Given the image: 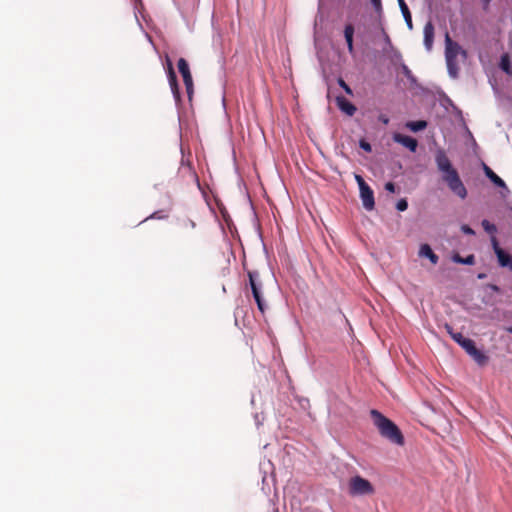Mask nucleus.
<instances>
[{"instance_id": "11", "label": "nucleus", "mask_w": 512, "mask_h": 512, "mask_svg": "<svg viewBox=\"0 0 512 512\" xmlns=\"http://www.w3.org/2000/svg\"><path fill=\"white\" fill-rule=\"evenodd\" d=\"M335 103L340 112L348 117H352L357 111L356 105L343 95H337Z\"/></svg>"}, {"instance_id": "28", "label": "nucleus", "mask_w": 512, "mask_h": 512, "mask_svg": "<svg viewBox=\"0 0 512 512\" xmlns=\"http://www.w3.org/2000/svg\"><path fill=\"white\" fill-rule=\"evenodd\" d=\"M370 3L375 11V13L378 15V17L381 19L383 16V5L382 0H370Z\"/></svg>"}, {"instance_id": "21", "label": "nucleus", "mask_w": 512, "mask_h": 512, "mask_svg": "<svg viewBox=\"0 0 512 512\" xmlns=\"http://www.w3.org/2000/svg\"><path fill=\"white\" fill-rule=\"evenodd\" d=\"M500 268H506L512 272V254L506 249L496 258Z\"/></svg>"}, {"instance_id": "30", "label": "nucleus", "mask_w": 512, "mask_h": 512, "mask_svg": "<svg viewBox=\"0 0 512 512\" xmlns=\"http://www.w3.org/2000/svg\"><path fill=\"white\" fill-rule=\"evenodd\" d=\"M337 83L339 85L340 88L343 89V91L347 94V95H350L352 96L353 95V90L352 88L345 82V80L342 78V77H339L337 79Z\"/></svg>"}, {"instance_id": "43", "label": "nucleus", "mask_w": 512, "mask_h": 512, "mask_svg": "<svg viewBox=\"0 0 512 512\" xmlns=\"http://www.w3.org/2000/svg\"><path fill=\"white\" fill-rule=\"evenodd\" d=\"M149 218H151V219H162V218H164V216H161L159 214V212H155Z\"/></svg>"}, {"instance_id": "3", "label": "nucleus", "mask_w": 512, "mask_h": 512, "mask_svg": "<svg viewBox=\"0 0 512 512\" xmlns=\"http://www.w3.org/2000/svg\"><path fill=\"white\" fill-rule=\"evenodd\" d=\"M248 276V284L251 289L252 296L257 304V307L259 311L263 314L266 310V305L263 300V283L260 277V274L256 270H248L247 271Z\"/></svg>"}, {"instance_id": "33", "label": "nucleus", "mask_w": 512, "mask_h": 512, "mask_svg": "<svg viewBox=\"0 0 512 512\" xmlns=\"http://www.w3.org/2000/svg\"><path fill=\"white\" fill-rule=\"evenodd\" d=\"M460 231L468 236H474L476 234L475 230L468 224H461Z\"/></svg>"}, {"instance_id": "34", "label": "nucleus", "mask_w": 512, "mask_h": 512, "mask_svg": "<svg viewBox=\"0 0 512 512\" xmlns=\"http://www.w3.org/2000/svg\"><path fill=\"white\" fill-rule=\"evenodd\" d=\"M484 289H489L492 292L497 293V294H501L502 293L501 287L499 285H497V284H494V283H487V284H485L484 285Z\"/></svg>"}, {"instance_id": "36", "label": "nucleus", "mask_w": 512, "mask_h": 512, "mask_svg": "<svg viewBox=\"0 0 512 512\" xmlns=\"http://www.w3.org/2000/svg\"><path fill=\"white\" fill-rule=\"evenodd\" d=\"M354 179L358 185V189L368 184L360 174L354 173Z\"/></svg>"}, {"instance_id": "9", "label": "nucleus", "mask_w": 512, "mask_h": 512, "mask_svg": "<svg viewBox=\"0 0 512 512\" xmlns=\"http://www.w3.org/2000/svg\"><path fill=\"white\" fill-rule=\"evenodd\" d=\"M461 54L466 57L467 52L461 47V45L452 40L448 33L445 35V59H456Z\"/></svg>"}, {"instance_id": "42", "label": "nucleus", "mask_w": 512, "mask_h": 512, "mask_svg": "<svg viewBox=\"0 0 512 512\" xmlns=\"http://www.w3.org/2000/svg\"><path fill=\"white\" fill-rule=\"evenodd\" d=\"M444 328H445L446 332L449 334L450 337H451V333H455L456 332V331H454L453 327L449 323H445L444 324Z\"/></svg>"}, {"instance_id": "29", "label": "nucleus", "mask_w": 512, "mask_h": 512, "mask_svg": "<svg viewBox=\"0 0 512 512\" xmlns=\"http://www.w3.org/2000/svg\"><path fill=\"white\" fill-rule=\"evenodd\" d=\"M408 206H409L408 199L406 197H403V198H400L397 200V202L395 204V209L398 212H404L408 209Z\"/></svg>"}, {"instance_id": "16", "label": "nucleus", "mask_w": 512, "mask_h": 512, "mask_svg": "<svg viewBox=\"0 0 512 512\" xmlns=\"http://www.w3.org/2000/svg\"><path fill=\"white\" fill-rule=\"evenodd\" d=\"M450 260L455 264L465 265V266H473L476 263V257L473 253H470L466 256H462L457 251L451 252Z\"/></svg>"}, {"instance_id": "17", "label": "nucleus", "mask_w": 512, "mask_h": 512, "mask_svg": "<svg viewBox=\"0 0 512 512\" xmlns=\"http://www.w3.org/2000/svg\"><path fill=\"white\" fill-rule=\"evenodd\" d=\"M418 255L421 258L429 260L433 265H437L439 262V256L434 252L428 243H423L420 245Z\"/></svg>"}, {"instance_id": "38", "label": "nucleus", "mask_w": 512, "mask_h": 512, "mask_svg": "<svg viewBox=\"0 0 512 512\" xmlns=\"http://www.w3.org/2000/svg\"><path fill=\"white\" fill-rule=\"evenodd\" d=\"M378 121L384 125H388L390 122V118L385 114H379Z\"/></svg>"}, {"instance_id": "19", "label": "nucleus", "mask_w": 512, "mask_h": 512, "mask_svg": "<svg viewBox=\"0 0 512 512\" xmlns=\"http://www.w3.org/2000/svg\"><path fill=\"white\" fill-rule=\"evenodd\" d=\"M399 9L405 21V24L409 30L413 29L412 14L405 0H397Z\"/></svg>"}, {"instance_id": "6", "label": "nucleus", "mask_w": 512, "mask_h": 512, "mask_svg": "<svg viewBox=\"0 0 512 512\" xmlns=\"http://www.w3.org/2000/svg\"><path fill=\"white\" fill-rule=\"evenodd\" d=\"M463 350L479 365L484 366L488 363L489 357L483 348H479L476 342L471 339Z\"/></svg>"}, {"instance_id": "14", "label": "nucleus", "mask_w": 512, "mask_h": 512, "mask_svg": "<svg viewBox=\"0 0 512 512\" xmlns=\"http://www.w3.org/2000/svg\"><path fill=\"white\" fill-rule=\"evenodd\" d=\"M354 34H355V28L353 24L346 23L344 25L343 30V36L346 42L347 50L350 55H354L355 48H354Z\"/></svg>"}, {"instance_id": "24", "label": "nucleus", "mask_w": 512, "mask_h": 512, "mask_svg": "<svg viewBox=\"0 0 512 512\" xmlns=\"http://www.w3.org/2000/svg\"><path fill=\"white\" fill-rule=\"evenodd\" d=\"M384 52L388 53V57L393 65H401L403 57L398 49H396L394 46H391L390 50L384 49Z\"/></svg>"}, {"instance_id": "41", "label": "nucleus", "mask_w": 512, "mask_h": 512, "mask_svg": "<svg viewBox=\"0 0 512 512\" xmlns=\"http://www.w3.org/2000/svg\"><path fill=\"white\" fill-rule=\"evenodd\" d=\"M492 0H481V6L484 11H488Z\"/></svg>"}, {"instance_id": "31", "label": "nucleus", "mask_w": 512, "mask_h": 512, "mask_svg": "<svg viewBox=\"0 0 512 512\" xmlns=\"http://www.w3.org/2000/svg\"><path fill=\"white\" fill-rule=\"evenodd\" d=\"M334 321L336 324H341V323H348V320L347 318L345 317V315L342 313V311L337 308L335 311H334Z\"/></svg>"}, {"instance_id": "10", "label": "nucleus", "mask_w": 512, "mask_h": 512, "mask_svg": "<svg viewBox=\"0 0 512 512\" xmlns=\"http://www.w3.org/2000/svg\"><path fill=\"white\" fill-rule=\"evenodd\" d=\"M359 197L362 202V206L366 211H372L375 209L374 191L369 184L359 188Z\"/></svg>"}, {"instance_id": "26", "label": "nucleus", "mask_w": 512, "mask_h": 512, "mask_svg": "<svg viewBox=\"0 0 512 512\" xmlns=\"http://www.w3.org/2000/svg\"><path fill=\"white\" fill-rule=\"evenodd\" d=\"M491 248L496 258L505 250L501 247L499 240L496 236L490 237Z\"/></svg>"}, {"instance_id": "1", "label": "nucleus", "mask_w": 512, "mask_h": 512, "mask_svg": "<svg viewBox=\"0 0 512 512\" xmlns=\"http://www.w3.org/2000/svg\"><path fill=\"white\" fill-rule=\"evenodd\" d=\"M435 164L441 175L442 181L447 185L449 190L460 199H465L468 195V191L458 170L454 167L444 149L439 148L436 150Z\"/></svg>"}, {"instance_id": "2", "label": "nucleus", "mask_w": 512, "mask_h": 512, "mask_svg": "<svg viewBox=\"0 0 512 512\" xmlns=\"http://www.w3.org/2000/svg\"><path fill=\"white\" fill-rule=\"evenodd\" d=\"M370 416L381 437L397 446L405 444V437L394 421L377 409H371Z\"/></svg>"}, {"instance_id": "7", "label": "nucleus", "mask_w": 512, "mask_h": 512, "mask_svg": "<svg viewBox=\"0 0 512 512\" xmlns=\"http://www.w3.org/2000/svg\"><path fill=\"white\" fill-rule=\"evenodd\" d=\"M392 140L406 148L411 153H416L418 149V140L410 135L394 132L392 134Z\"/></svg>"}, {"instance_id": "8", "label": "nucleus", "mask_w": 512, "mask_h": 512, "mask_svg": "<svg viewBox=\"0 0 512 512\" xmlns=\"http://www.w3.org/2000/svg\"><path fill=\"white\" fill-rule=\"evenodd\" d=\"M178 70L182 75L188 97L191 98L193 94V79L189 69L188 62L184 58H180L178 60Z\"/></svg>"}, {"instance_id": "20", "label": "nucleus", "mask_w": 512, "mask_h": 512, "mask_svg": "<svg viewBox=\"0 0 512 512\" xmlns=\"http://www.w3.org/2000/svg\"><path fill=\"white\" fill-rule=\"evenodd\" d=\"M405 127L413 133H419L428 127V121L424 119L409 120L405 123Z\"/></svg>"}, {"instance_id": "48", "label": "nucleus", "mask_w": 512, "mask_h": 512, "mask_svg": "<svg viewBox=\"0 0 512 512\" xmlns=\"http://www.w3.org/2000/svg\"><path fill=\"white\" fill-rule=\"evenodd\" d=\"M483 302H484L485 304H488V303H489V300H485V299H483Z\"/></svg>"}, {"instance_id": "32", "label": "nucleus", "mask_w": 512, "mask_h": 512, "mask_svg": "<svg viewBox=\"0 0 512 512\" xmlns=\"http://www.w3.org/2000/svg\"><path fill=\"white\" fill-rule=\"evenodd\" d=\"M384 190L390 194H395L399 191L397 185L393 181H387L384 184Z\"/></svg>"}, {"instance_id": "27", "label": "nucleus", "mask_w": 512, "mask_h": 512, "mask_svg": "<svg viewBox=\"0 0 512 512\" xmlns=\"http://www.w3.org/2000/svg\"><path fill=\"white\" fill-rule=\"evenodd\" d=\"M358 146L366 153H372L373 151L371 143L364 137L358 140Z\"/></svg>"}, {"instance_id": "47", "label": "nucleus", "mask_w": 512, "mask_h": 512, "mask_svg": "<svg viewBox=\"0 0 512 512\" xmlns=\"http://www.w3.org/2000/svg\"><path fill=\"white\" fill-rule=\"evenodd\" d=\"M492 89H493L494 91H496V90H497L496 86H495V85H493V84H492Z\"/></svg>"}, {"instance_id": "37", "label": "nucleus", "mask_w": 512, "mask_h": 512, "mask_svg": "<svg viewBox=\"0 0 512 512\" xmlns=\"http://www.w3.org/2000/svg\"><path fill=\"white\" fill-rule=\"evenodd\" d=\"M464 128H465V132H466L467 136L470 138L472 144L474 146H477V143H476V140H475L473 134L471 133V131L469 130L468 126L465 123H464Z\"/></svg>"}, {"instance_id": "23", "label": "nucleus", "mask_w": 512, "mask_h": 512, "mask_svg": "<svg viewBox=\"0 0 512 512\" xmlns=\"http://www.w3.org/2000/svg\"><path fill=\"white\" fill-rule=\"evenodd\" d=\"M447 73L450 78L456 79L459 76V66L456 59H445Z\"/></svg>"}, {"instance_id": "39", "label": "nucleus", "mask_w": 512, "mask_h": 512, "mask_svg": "<svg viewBox=\"0 0 512 512\" xmlns=\"http://www.w3.org/2000/svg\"><path fill=\"white\" fill-rule=\"evenodd\" d=\"M471 340V338L462 336L461 339L457 342V344L463 349L464 346Z\"/></svg>"}, {"instance_id": "44", "label": "nucleus", "mask_w": 512, "mask_h": 512, "mask_svg": "<svg viewBox=\"0 0 512 512\" xmlns=\"http://www.w3.org/2000/svg\"><path fill=\"white\" fill-rule=\"evenodd\" d=\"M486 277H487V274L484 273V272H480V273L477 274V279H479V280H483Z\"/></svg>"}, {"instance_id": "15", "label": "nucleus", "mask_w": 512, "mask_h": 512, "mask_svg": "<svg viewBox=\"0 0 512 512\" xmlns=\"http://www.w3.org/2000/svg\"><path fill=\"white\" fill-rule=\"evenodd\" d=\"M434 25L428 21L423 28V45L427 51H431L434 43Z\"/></svg>"}, {"instance_id": "45", "label": "nucleus", "mask_w": 512, "mask_h": 512, "mask_svg": "<svg viewBox=\"0 0 512 512\" xmlns=\"http://www.w3.org/2000/svg\"><path fill=\"white\" fill-rule=\"evenodd\" d=\"M316 27H317V22L315 21L314 28L316 29ZM314 41H315V43H317V31L316 30L314 32Z\"/></svg>"}, {"instance_id": "5", "label": "nucleus", "mask_w": 512, "mask_h": 512, "mask_svg": "<svg viewBox=\"0 0 512 512\" xmlns=\"http://www.w3.org/2000/svg\"><path fill=\"white\" fill-rule=\"evenodd\" d=\"M483 172L486 178L496 187L499 188L500 196L504 199H507L510 195V190L506 185V182L495 173L488 165L483 163Z\"/></svg>"}, {"instance_id": "13", "label": "nucleus", "mask_w": 512, "mask_h": 512, "mask_svg": "<svg viewBox=\"0 0 512 512\" xmlns=\"http://www.w3.org/2000/svg\"><path fill=\"white\" fill-rule=\"evenodd\" d=\"M166 63H167L168 81H169V85L171 87L172 93L176 100H180V91H179L177 76L174 71L173 64H172L171 60L169 59V57L166 58Z\"/></svg>"}, {"instance_id": "40", "label": "nucleus", "mask_w": 512, "mask_h": 512, "mask_svg": "<svg viewBox=\"0 0 512 512\" xmlns=\"http://www.w3.org/2000/svg\"><path fill=\"white\" fill-rule=\"evenodd\" d=\"M463 336V334L461 332H455V333H451V339L457 343L461 337Z\"/></svg>"}, {"instance_id": "46", "label": "nucleus", "mask_w": 512, "mask_h": 512, "mask_svg": "<svg viewBox=\"0 0 512 512\" xmlns=\"http://www.w3.org/2000/svg\"><path fill=\"white\" fill-rule=\"evenodd\" d=\"M505 331L509 334H512V326L505 327Z\"/></svg>"}, {"instance_id": "12", "label": "nucleus", "mask_w": 512, "mask_h": 512, "mask_svg": "<svg viewBox=\"0 0 512 512\" xmlns=\"http://www.w3.org/2000/svg\"><path fill=\"white\" fill-rule=\"evenodd\" d=\"M438 96H439L440 106L443 109L448 111V109L451 108L457 117H460L461 119H463L462 110L457 105H455L453 100L442 89L439 90Z\"/></svg>"}, {"instance_id": "35", "label": "nucleus", "mask_w": 512, "mask_h": 512, "mask_svg": "<svg viewBox=\"0 0 512 512\" xmlns=\"http://www.w3.org/2000/svg\"><path fill=\"white\" fill-rule=\"evenodd\" d=\"M381 31H382V36H383L384 43L387 46V48H385V49L386 50H390L391 46H393V44L391 42V39H390L389 35L386 33L384 28H382Z\"/></svg>"}, {"instance_id": "25", "label": "nucleus", "mask_w": 512, "mask_h": 512, "mask_svg": "<svg viewBox=\"0 0 512 512\" xmlns=\"http://www.w3.org/2000/svg\"><path fill=\"white\" fill-rule=\"evenodd\" d=\"M481 226L483 228V230L490 236V237H494L496 236V233L498 231L497 229V226L492 223L491 221H489L488 219H483L481 221Z\"/></svg>"}, {"instance_id": "4", "label": "nucleus", "mask_w": 512, "mask_h": 512, "mask_svg": "<svg viewBox=\"0 0 512 512\" xmlns=\"http://www.w3.org/2000/svg\"><path fill=\"white\" fill-rule=\"evenodd\" d=\"M349 492L352 496H365L372 494L374 487L368 479L355 475L350 479Z\"/></svg>"}, {"instance_id": "22", "label": "nucleus", "mask_w": 512, "mask_h": 512, "mask_svg": "<svg viewBox=\"0 0 512 512\" xmlns=\"http://www.w3.org/2000/svg\"><path fill=\"white\" fill-rule=\"evenodd\" d=\"M403 75L407 78L408 82L412 87L419 88V83L417 77L412 73L410 68L405 64L404 61H401V65L399 66Z\"/></svg>"}, {"instance_id": "18", "label": "nucleus", "mask_w": 512, "mask_h": 512, "mask_svg": "<svg viewBox=\"0 0 512 512\" xmlns=\"http://www.w3.org/2000/svg\"><path fill=\"white\" fill-rule=\"evenodd\" d=\"M498 67L507 76H512V59L509 53L504 52L501 54L498 62Z\"/></svg>"}]
</instances>
